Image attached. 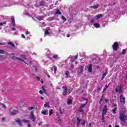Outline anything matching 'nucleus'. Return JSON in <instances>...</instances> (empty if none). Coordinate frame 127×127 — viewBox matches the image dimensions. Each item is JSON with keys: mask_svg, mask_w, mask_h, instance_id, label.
<instances>
[{"mask_svg": "<svg viewBox=\"0 0 127 127\" xmlns=\"http://www.w3.org/2000/svg\"><path fill=\"white\" fill-rule=\"evenodd\" d=\"M119 119H120L121 122L127 121V115L124 112H121L119 113Z\"/></svg>", "mask_w": 127, "mask_h": 127, "instance_id": "f257e3e1", "label": "nucleus"}, {"mask_svg": "<svg viewBox=\"0 0 127 127\" xmlns=\"http://www.w3.org/2000/svg\"><path fill=\"white\" fill-rule=\"evenodd\" d=\"M124 88V85L123 84H121L119 85L117 88H115L116 93H119V94H120L122 92Z\"/></svg>", "mask_w": 127, "mask_h": 127, "instance_id": "f03ea898", "label": "nucleus"}, {"mask_svg": "<svg viewBox=\"0 0 127 127\" xmlns=\"http://www.w3.org/2000/svg\"><path fill=\"white\" fill-rule=\"evenodd\" d=\"M10 56H11V59H14V60H20V61L24 62V63L27 65H28V64L27 63H26L25 61H24L22 59H20L19 58L16 57L15 56H14V53H11Z\"/></svg>", "mask_w": 127, "mask_h": 127, "instance_id": "7ed1b4c3", "label": "nucleus"}, {"mask_svg": "<svg viewBox=\"0 0 127 127\" xmlns=\"http://www.w3.org/2000/svg\"><path fill=\"white\" fill-rule=\"evenodd\" d=\"M9 113L11 115H15L18 113V111L14 109L13 108H11L10 109H9Z\"/></svg>", "mask_w": 127, "mask_h": 127, "instance_id": "20e7f679", "label": "nucleus"}, {"mask_svg": "<svg viewBox=\"0 0 127 127\" xmlns=\"http://www.w3.org/2000/svg\"><path fill=\"white\" fill-rule=\"evenodd\" d=\"M112 47L113 48V50L115 51H118V49L119 48L118 42H114V44L112 46Z\"/></svg>", "mask_w": 127, "mask_h": 127, "instance_id": "39448f33", "label": "nucleus"}, {"mask_svg": "<svg viewBox=\"0 0 127 127\" xmlns=\"http://www.w3.org/2000/svg\"><path fill=\"white\" fill-rule=\"evenodd\" d=\"M62 88L64 89L63 92V95L66 96L68 94V88L67 87L65 86H63L62 87Z\"/></svg>", "mask_w": 127, "mask_h": 127, "instance_id": "423d86ee", "label": "nucleus"}, {"mask_svg": "<svg viewBox=\"0 0 127 127\" xmlns=\"http://www.w3.org/2000/svg\"><path fill=\"white\" fill-rule=\"evenodd\" d=\"M120 102L121 105H124L125 104L126 100L125 99V97L123 96V95H120Z\"/></svg>", "mask_w": 127, "mask_h": 127, "instance_id": "0eeeda50", "label": "nucleus"}, {"mask_svg": "<svg viewBox=\"0 0 127 127\" xmlns=\"http://www.w3.org/2000/svg\"><path fill=\"white\" fill-rule=\"evenodd\" d=\"M107 105H105L103 108V110H102V115L104 116L106 114V113H107Z\"/></svg>", "mask_w": 127, "mask_h": 127, "instance_id": "6e6552de", "label": "nucleus"}, {"mask_svg": "<svg viewBox=\"0 0 127 127\" xmlns=\"http://www.w3.org/2000/svg\"><path fill=\"white\" fill-rule=\"evenodd\" d=\"M11 25H12L13 27H15L16 24H15V20L14 19V17H12L11 18Z\"/></svg>", "mask_w": 127, "mask_h": 127, "instance_id": "1a4fd4ad", "label": "nucleus"}, {"mask_svg": "<svg viewBox=\"0 0 127 127\" xmlns=\"http://www.w3.org/2000/svg\"><path fill=\"white\" fill-rule=\"evenodd\" d=\"M113 106L115 107V108H114V109L112 110V112L114 114H116V111L118 109V108L117 107V104H114Z\"/></svg>", "mask_w": 127, "mask_h": 127, "instance_id": "9d476101", "label": "nucleus"}, {"mask_svg": "<svg viewBox=\"0 0 127 127\" xmlns=\"http://www.w3.org/2000/svg\"><path fill=\"white\" fill-rule=\"evenodd\" d=\"M31 120L32 121L34 122L35 121V118L33 115V112H31Z\"/></svg>", "mask_w": 127, "mask_h": 127, "instance_id": "9b49d317", "label": "nucleus"}, {"mask_svg": "<svg viewBox=\"0 0 127 127\" xmlns=\"http://www.w3.org/2000/svg\"><path fill=\"white\" fill-rule=\"evenodd\" d=\"M16 123H18L19 126H20L21 127L23 126V125L21 123V121L19 119H16Z\"/></svg>", "mask_w": 127, "mask_h": 127, "instance_id": "f8f14e48", "label": "nucleus"}, {"mask_svg": "<svg viewBox=\"0 0 127 127\" xmlns=\"http://www.w3.org/2000/svg\"><path fill=\"white\" fill-rule=\"evenodd\" d=\"M56 119H55L56 120H58V122L59 123H61V119H59V113H56Z\"/></svg>", "mask_w": 127, "mask_h": 127, "instance_id": "ddd939ff", "label": "nucleus"}, {"mask_svg": "<svg viewBox=\"0 0 127 127\" xmlns=\"http://www.w3.org/2000/svg\"><path fill=\"white\" fill-rule=\"evenodd\" d=\"M83 72V67L81 66L79 69H78V74H79L80 73H82Z\"/></svg>", "mask_w": 127, "mask_h": 127, "instance_id": "4468645a", "label": "nucleus"}, {"mask_svg": "<svg viewBox=\"0 0 127 127\" xmlns=\"http://www.w3.org/2000/svg\"><path fill=\"white\" fill-rule=\"evenodd\" d=\"M41 89H42L43 91H44V93L46 95L48 96V93L46 92V90L45 89V86H42V87H41Z\"/></svg>", "mask_w": 127, "mask_h": 127, "instance_id": "2eb2a0df", "label": "nucleus"}, {"mask_svg": "<svg viewBox=\"0 0 127 127\" xmlns=\"http://www.w3.org/2000/svg\"><path fill=\"white\" fill-rule=\"evenodd\" d=\"M92 64H89V68H88V72H92Z\"/></svg>", "mask_w": 127, "mask_h": 127, "instance_id": "dca6fc26", "label": "nucleus"}, {"mask_svg": "<svg viewBox=\"0 0 127 127\" xmlns=\"http://www.w3.org/2000/svg\"><path fill=\"white\" fill-rule=\"evenodd\" d=\"M103 17V15L102 14H98L96 16H95V19L96 20H98V19H100V17Z\"/></svg>", "mask_w": 127, "mask_h": 127, "instance_id": "f3484780", "label": "nucleus"}, {"mask_svg": "<svg viewBox=\"0 0 127 127\" xmlns=\"http://www.w3.org/2000/svg\"><path fill=\"white\" fill-rule=\"evenodd\" d=\"M99 6V5H95L92 7H90V8L93 9H97L98 8Z\"/></svg>", "mask_w": 127, "mask_h": 127, "instance_id": "a211bd4d", "label": "nucleus"}, {"mask_svg": "<svg viewBox=\"0 0 127 127\" xmlns=\"http://www.w3.org/2000/svg\"><path fill=\"white\" fill-rule=\"evenodd\" d=\"M65 75L67 76L66 78L68 77H70V72L69 71H67L65 73Z\"/></svg>", "mask_w": 127, "mask_h": 127, "instance_id": "6ab92c4d", "label": "nucleus"}, {"mask_svg": "<svg viewBox=\"0 0 127 127\" xmlns=\"http://www.w3.org/2000/svg\"><path fill=\"white\" fill-rule=\"evenodd\" d=\"M33 71L34 72L36 73L38 71V69L37 68L36 66H33Z\"/></svg>", "mask_w": 127, "mask_h": 127, "instance_id": "aec40b11", "label": "nucleus"}, {"mask_svg": "<svg viewBox=\"0 0 127 127\" xmlns=\"http://www.w3.org/2000/svg\"><path fill=\"white\" fill-rule=\"evenodd\" d=\"M45 108L50 107L49 102H46L44 105Z\"/></svg>", "mask_w": 127, "mask_h": 127, "instance_id": "412c9836", "label": "nucleus"}, {"mask_svg": "<svg viewBox=\"0 0 127 127\" xmlns=\"http://www.w3.org/2000/svg\"><path fill=\"white\" fill-rule=\"evenodd\" d=\"M55 15H61V11L59 9L56 10Z\"/></svg>", "mask_w": 127, "mask_h": 127, "instance_id": "4be33fe9", "label": "nucleus"}, {"mask_svg": "<svg viewBox=\"0 0 127 127\" xmlns=\"http://www.w3.org/2000/svg\"><path fill=\"white\" fill-rule=\"evenodd\" d=\"M107 72H105L102 75V78L101 79V80H103V79L105 78V76L107 75Z\"/></svg>", "mask_w": 127, "mask_h": 127, "instance_id": "5701e85b", "label": "nucleus"}, {"mask_svg": "<svg viewBox=\"0 0 127 127\" xmlns=\"http://www.w3.org/2000/svg\"><path fill=\"white\" fill-rule=\"evenodd\" d=\"M94 27L96 28H100V24L99 23H95L94 25H93Z\"/></svg>", "mask_w": 127, "mask_h": 127, "instance_id": "b1692460", "label": "nucleus"}, {"mask_svg": "<svg viewBox=\"0 0 127 127\" xmlns=\"http://www.w3.org/2000/svg\"><path fill=\"white\" fill-rule=\"evenodd\" d=\"M8 45H10L12 47H15V45L13 42H8Z\"/></svg>", "mask_w": 127, "mask_h": 127, "instance_id": "393cba45", "label": "nucleus"}, {"mask_svg": "<svg viewBox=\"0 0 127 127\" xmlns=\"http://www.w3.org/2000/svg\"><path fill=\"white\" fill-rule=\"evenodd\" d=\"M53 113V110L50 109V111H49V116H51Z\"/></svg>", "mask_w": 127, "mask_h": 127, "instance_id": "a878e982", "label": "nucleus"}, {"mask_svg": "<svg viewBox=\"0 0 127 127\" xmlns=\"http://www.w3.org/2000/svg\"><path fill=\"white\" fill-rule=\"evenodd\" d=\"M62 20H64V21L66 22L67 21L66 18L64 17V16H61Z\"/></svg>", "mask_w": 127, "mask_h": 127, "instance_id": "bb28decb", "label": "nucleus"}, {"mask_svg": "<svg viewBox=\"0 0 127 127\" xmlns=\"http://www.w3.org/2000/svg\"><path fill=\"white\" fill-rule=\"evenodd\" d=\"M7 22L4 21L3 23H0V26H4V25L6 24Z\"/></svg>", "mask_w": 127, "mask_h": 127, "instance_id": "cd10ccee", "label": "nucleus"}, {"mask_svg": "<svg viewBox=\"0 0 127 127\" xmlns=\"http://www.w3.org/2000/svg\"><path fill=\"white\" fill-rule=\"evenodd\" d=\"M109 87V85H106L104 88H103V92H105V91L107 90V88Z\"/></svg>", "mask_w": 127, "mask_h": 127, "instance_id": "c85d7f7f", "label": "nucleus"}, {"mask_svg": "<svg viewBox=\"0 0 127 127\" xmlns=\"http://www.w3.org/2000/svg\"><path fill=\"white\" fill-rule=\"evenodd\" d=\"M101 120H102V122L105 123V117L104 116V115H102V117Z\"/></svg>", "mask_w": 127, "mask_h": 127, "instance_id": "c756f323", "label": "nucleus"}, {"mask_svg": "<svg viewBox=\"0 0 127 127\" xmlns=\"http://www.w3.org/2000/svg\"><path fill=\"white\" fill-rule=\"evenodd\" d=\"M34 108H35L34 107L31 106L28 108V110H29V111H31V110H33Z\"/></svg>", "mask_w": 127, "mask_h": 127, "instance_id": "7c9ffc66", "label": "nucleus"}, {"mask_svg": "<svg viewBox=\"0 0 127 127\" xmlns=\"http://www.w3.org/2000/svg\"><path fill=\"white\" fill-rule=\"evenodd\" d=\"M126 51L125 50V49H123L122 52L121 53V55H124L126 54Z\"/></svg>", "mask_w": 127, "mask_h": 127, "instance_id": "2f4dec72", "label": "nucleus"}, {"mask_svg": "<svg viewBox=\"0 0 127 127\" xmlns=\"http://www.w3.org/2000/svg\"><path fill=\"white\" fill-rule=\"evenodd\" d=\"M57 58H58V55H55L52 56V58L57 60Z\"/></svg>", "mask_w": 127, "mask_h": 127, "instance_id": "473e14b6", "label": "nucleus"}, {"mask_svg": "<svg viewBox=\"0 0 127 127\" xmlns=\"http://www.w3.org/2000/svg\"><path fill=\"white\" fill-rule=\"evenodd\" d=\"M37 20H38L39 21L43 20V19L42 18V17L41 16H39L37 18Z\"/></svg>", "mask_w": 127, "mask_h": 127, "instance_id": "72a5a7b5", "label": "nucleus"}, {"mask_svg": "<svg viewBox=\"0 0 127 127\" xmlns=\"http://www.w3.org/2000/svg\"><path fill=\"white\" fill-rule=\"evenodd\" d=\"M72 104L71 99H69L68 101V104L71 105Z\"/></svg>", "mask_w": 127, "mask_h": 127, "instance_id": "f704fd0d", "label": "nucleus"}, {"mask_svg": "<svg viewBox=\"0 0 127 127\" xmlns=\"http://www.w3.org/2000/svg\"><path fill=\"white\" fill-rule=\"evenodd\" d=\"M87 104V102L85 104H83L81 105V106L80 107V108H83L85 107V106Z\"/></svg>", "mask_w": 127, "mask_h": 127, "instance_id": "c9c22d12", "label": "nucleus"}, {"mask_svg": "<svg viewBox=\"0 0 127 127\" xmlns=\"http://www.w3.org/2000/svg\"><path fill=\"white\" fill-rule=\"evenodd\" d=\"M80 121H81V120L80 119L79 117H77V124H78V125H79Z\"/></svg>", "mask_w": 127, "mask_h": 127, "instance_id": "e433bc0d", "label": "nucleus"}, {"mask_svg": "<svg viewBox=\"0 0 127 127\" xmlns=\"http://www.w3.org/2000/svg\"><path fill=\"white\" fill-rule=\"evenodd\" d=\"M45 34L46 35H49V32L48 31V30H46V31H45Z\"/></svg>", "mask_w": 127, "mask_h": 127, "instance_id": "4c0bfd02", "label": "nucleus"}, {"mask_svg": "<svg viewBox=\"0 0 127 127\" xmlns=\"http://www.w3.org/2000/svg\"><path fill=\"white\" fill-rule=\"evenodd\" d=\"M44 5V2L43 1H41L40 3H39V6H43Z\"/></svg>", "mask_w": 127, "mask_h": 127, "instance_id": "58836bf2", "label": "nucleus"}, {"mask_svg": "<svg viewBox=\"0 0 127 127\" xmlns=\"http://www.w3.org/2000/svg\"><path fill=\"white\" fill-rule=\"evenodd\" d=\"M22 121H23L24 123H29V121L28 120L24 119L23 120H22Z\"/></svg>", "mask_w": 127, "mask_h": 127, "instance_id": "ea45409f", "label": "nucleus"}, {"mask_svg": "<svg viewBox=\"0 0 127 127\" xmlns=\"http://www.w3.org/2000/svg\"><path fill=\"white\" fill-rule=\"evenodd\" d=\"M101 88V86H99L98 88H97V91H98V92H99V91H100Z\"/></svg>", "mask_w": 127, "mask_h": 127, "instance_id": "a19ab883", "label": "nucleus"}, {"mask_svg": "<svg viewBox=\"0 0 127 127\" xmlns=\"http://www.w3.org/2000/svg\"><path fill=\"white\" fill-rule=\"evenodd\" d=\"M41 114L42 115H46V110H44L42 112H41Z\"/></svg>", "mask_w": 127, "mask_h": 127, "instance_id": "79ce46f5", "label": "nucleus"}, {"mask_svg": "<svg viewBox=\"0 0 127 127\" xmlns=\"http://www.w3.org/2000/svg\"><path fill=\"white\" fill-rule=\"evenodd\" d=\"M83 108H79V112H81V113H83Z\"/></svg>", "mask_w": 127, "mask_h": 127, "instance_id": "37998d69", "label": "nucleus"}, {"mask_svg": "<svg viewBox=\"0 0 127 127\" xmlns=\"http://www.w3.org/2000/svg\"><path fill=\"white\" fill-rule=\"evenodd\" d=\"M4 51L2 50H0V54H4Z\"/></svg>", "mask_w": 127, "mask_h": 127, "instance_id": "c03bdc74", "label": "nucleus"}, {"mask_svg": "<svg viewBox=\"0 0 127 127\" xmlns=\"http://www.w3.org/2000/svg\"><path fill=\"white\" fill-rule=\"evenodd\" d=\"M77 58H78V55H76V56H74V57H73L74 60H76V59H77Z\"/></svg>", "mask_w": 127, "mask_h": 127, "instance_id": "a18cd8bd", "label": "nucleus"}, {"mask_svg": "<svg viewBox=\"0 0 127 127\" xmlns=\"http://www.w3.org/2000/svg\"><path fill=\"white\" fill-rule=\"evenodd\" d=\"M36 79H37V81H40V77H39L38 76H35Z\"/></svg>", "mask_w": 127, "mask_h": 127, "instance_id": "49530a36", "label": "nucleus"}, {"mask_svg": "<svg viewBox=\"0 0 127 127\" xmlns=\"http://www.w3.org/2000/svg\"><path fill=\"white\" fill-rule=\"evenodd\" d=\"M22 56L23 57V60H27V58L25 56L22 55Z\"/></svg>", "mask_w": 127, "mask_h": 127, "instance_id": "de8ad7c7", "label": "nucleus"}, {"mask_svg": "<svg viewBox=\"0 0 127 127\" xmlns=\"http://www.w3.org/2000/svg\"><path fill=\"white\" fill-rule=\"evenodd\" d=\"M21 37H22V38H25V36L23 34H21Z\"/></svg>", "mask_w": 127, "mask_h": 127, "instance_id": "09e8293b", "label": "nucleus"}, {"mask_svg": "<svg viewBox=\"0 0 127 127\" xmlns=\"http://www.w3.org/2000/svg\"><path fill=\"white\" fill-rule=\"evenodd\" d=\"M53 67H54V72H56L57 71V67H56V66H53Z\"/></svg>", "mask_w": 127, "mask_h": 127, "instance_id": "8fccbe9b", "label": "nucleus"}, {"mask_svg": "<svg viewBox=\"0 0 127 127\" xmlns=\"http://www.w3.org/2000/svg\"><path fill=\"white\" fill-rule=\"evenodd\" d=\"M59 110H60V113H61V114H63V112L61 111V108H60Z\"/></svg>", "mask_w": 127, "mask_h": 127, "instance_id": "3c124183", "label": "nucleus"}, {"mask_svg": "<svg viewBox=\"0 0 127 127\" xmlns=\"http://www.w3.org/2000/svg\"><path fill=\"white\" fill-rule=\"evenodd\" d=\"M29 34H30V32L29 31H26L25 32V34L26 35H29Z\"/></svg>", "mask_w": 127, "mask_h": 127, "instance_id": "603ef678", "label": "nucleus"}, {"mask_svg": "<svg viewBox=\"0 0 127 127\" xmlns=\"http://www.w3.org/2000/svg\"><path fill=\"white\" fill-rule=\"evenodd\" d=\"M39 94H40L41 95H42L43 93V91H42V90H40L39 92Z\"/></svg>", "mask_w": 127, "mask_h": 127, "instance_id": "864d4df0", "label": "nucleus"}, {"mask_svg": "<svg viewBox=\"0 0 127 127\" xmlns=\"http://www.w3.org/2000/svg\"><path fill=\"white\" fill-rule=\"evenodd\" d=\"M85 121H83V122L81 123L82 125H85Z\"/></svg>", "mask_w": 127, "mask_h": 127, "instance_id": "5fc2aeb1", "label": "nucleus"}, {"mask_svg": "<svg viewBox=\"0 0 127 127\" xmlns=\"http://www.w3.org/2000/svg\"><path fill=\"white\" fill-rule=\"evenodd\" d=\"M42 122L38 123V126H41L42 125Z\"/></svg>", "mask_w": 127, "mask_h": 127, "instance_id": "6e6d98bb", "label": "nucleus"}, {"mask_svg": "<svg viewBox=\"0 0 127 127\" xmlns=\"http://www.w3.org/2000/svg\"><path fill=\"white\" fill-rule=\"evenodd\" d=\"M5 117H3V118H2V121L4 122V121H5Z\"/></svg>", "mask_w": 127, "mask_h": 127, "instance_id": "4d7b16f0", "label": "nucleus"}, {"mask_svg": "<svg viewBox=\"0 0 127 127\" xmlns=\"http://www.w3.org/2000/svg\"><path fill=\"white\" fill-rule=\"evenodd\" d=\"M70 36V35L69 34H67V35H66V37H68V38H69Z\"/></svg>", "mask_w": 127, "mask_h": 127, "instance_id": "13d9d810", "label": "nucleus"}, {"mask_svg": "<svg viewBox=\"0 0 127 127\" xmlns=\"http://www.w3.org/2000/svg\"><path fill=\"white\" fill-rule=\"evenodd\" d=\"M91 126H92V123H89V127H91Z\"/></svg>", "mask_w": 127, "mask_h": 127, "instance_id": "bf43d9fd", "label": "nucleus"}, {"mask_svg": "<svg viewBox=\"0 0 127 127\" xmlns=\"http://www.w3.org/2000/svg\"><path fill=\"white\" fill-rule=\"evenodd\" d=\"M11 30L12 31H15V28H11Z\"/></svg>", "mask_w": 127, "mask_h": 127, "instance_id": "052dcab7", "label": "nucleus"}, {"mask_svg": "<svg viewBox=\"0 0 127 127\" xmlns=\"http://www.w3.org/2000/svg\"><path fill=\"white\" fill-rule=\"evenodd\" d=\"M94 22V20H91V23H93Z\"/></svg>", "mask_w": 127, "mask_h": 127, "instance_id": "680f3d73", "label": "nucleus"}, {"mask_svg": "<svg viewBox=\"0 0 127 127\" xmlns=\"http://www.w3.org/2000/svg\"><path fill=\"white\" fill-rule=\"evenodd\" d=\"M28 127H31V125L29 124H28Z\"/></svg>", "mask_w": 127, "mask_h": 127, "instance_id": "e2e57ef3", "label": "nucleus"}, {"mask_svg": "<svg viewBox=\"0 0 127 127\" xmlns=\"http://www.w3.org/2000/svg\"><path fill=\"white\" fill-rule=\"evenodd\" d=\"M40 98H41V100H44V98L43 97H41Z\"/></svg>", "mask_w": 127, "mask_h": 127, "instance_id": "0e129e2a", "label": "nucleus"}, {"mask_svg": "<svg viewBox=\"0 0 127 127\" xmlns=\"http://www.w3.org/2000/svg\"><path fill=\"white\" fill-rule=\"evenodd\" d=\"M108 127H112V126H111V125H109L108 126Z\"/></svg>", "mask_w": 127, "mask_h": 127, "instance_id": "69168bd1", "label": "nucleus"}, {"mask_svg": "<svg viewBox=\"0 0 127 127\" xmlns=\"http://www.w3.org/2000/svg\"><path fill=\"white\" fill-rule=\"evenodd\" d=\"M115 127H120V126H119V125H115Z\"/></svg>", "mask_w": 127, "mask_h": 127, "instance_id": "338daca9", "label": "nucleus"}, {"mask_svg": "<svg viewBox=\"0 0 127 127\" xmlns=\"http://www.w3.org/2000/svg\"><path fill=\"white\" fill-rule=\"evenodd\" d=\"M125 78H126V80H127V74L126 76H125Z\"/></svg>", "mask_w": 127, "mask_h": 127, "instance_id": "774afa93", "label": "nucleus"}]
</instances>
